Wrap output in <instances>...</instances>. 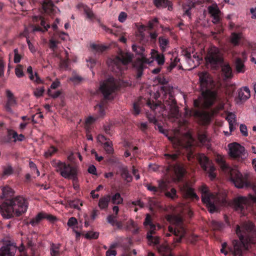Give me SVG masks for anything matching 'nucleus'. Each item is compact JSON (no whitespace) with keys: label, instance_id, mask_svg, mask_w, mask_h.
Returning <instances> with one entry per match:
<instances>
[{"label":"nucleus","instance_id":"obj_26","mask_svg":"<svg viewBox=\"0 0 256 256\" xmlns=\"http://www.w3.org/2000/svg\"><path fill=\"white\" fill-rule=\"evenodd\" d=\"M111 196L110 195H106L101 197L98 201V206L100 210H106L108 206Z\"/></svg>","mask_w":256,"mask_h":256},{"label":"nucleus","instance_id":"obj_61","mask_svg":"<svg viewBox=\"0 0 256 256\" xmlns=\"http://www.w3.org/2000/svg\"><path fill=\"white\" fill-rule=\"evenodd\" d=\"M48 96H50L54 98H56L60 95L61 92L59 90L52 92L49 89L48 90Z\"/></svg>","mask_w":256,"mask_h":256},{"label":"nucleus","instance_id":"obj_28","mask_svg":"<svg viewBox=\"0 0 256 256\" xmlns=\"http://www.w3.org/2000/svg\"><path fill=\"white\" fill-rule=\"evenodd\" d=\"M222 74L226 78H230L232 76V69L228 64H222Z\"/></svg>","mask_w":256,"mask_h":256},{"label":"nucleus","instance_id":"obj_3","mask_svg":"<svg viewBox=\"0 0 256 256\" xmlns=\"http://www.w3.org/2000/svg\"><path fill=\"white\" fill-rule=\"evenodd\" d=\"M198 76L204 102L202 104L201 98L196 99L194 100V106L197 108L201 107L209 108L213 106L217 98L218 90L216 88L215 82L206 72H200Z\"/></svg>","mask_w":256,"mask_h":256},{"label":"nucleus","instance_id":"obj_15","mask_svg":"<svg viewBox=\"0 0 256 256\" xmlns=\"http://www.w3.org/2000/svg\"><path fill=\"white\" fill-rule=\"evenodd\" d=\"M229 155L237 160H242L246 158L245 148L240 144L236 142L230 143L228 144Z\"/></svg>","mask_w":256,"mask_h":256},{"label":"nucleus","instance_id":"obj_50","mask_svg":"<svg viewBox=\"0 0 256 256\" xmlns=\"http://www.w3.org/2000/svg\"><path fill=\"white\" fill-rule=\"evenodd\" d=\"M14 172V170L11 166H6L3 167V172L2 176H10Z\"/></svg>","mask_w":256,"mask_h":256},{"label":"nucleus","instance_id":"obj_59","mask_svg":"<svg viewBox=\"0 0 256 256\" xmlns=\"http://www.w3.org/2000/svg\"><path fill=\"white\" fill-rule=\"evenodd\" d=\"M208 11L211 16L218 14L220 13V10L216 7L212 6L208 7Z\"/></svg>","mask_w":256,"mask_h":256},{"label":"nucleus","instance_id":"obj_17","mask_svg":"<svg viewBox=\"0 0 256 256\" xmlns=\"http://www.w3.org/2000/svg\"><path fill=\"white\" fill-rule=\"evenodd\" d=\"M40 21V25L42 27L40 26H35L33 28V31H38L44 32L48 30V29L50 28V24H46V22L44 20V18L42 16H32V22H38V21Z\"/></svg>","mask_w":256,"mask_h":256},{"label":"nucleus","instance_id":"obj_19","mask_svg":"<svg viewBox=\"0 0 256 256\" xmlns=\"http://www.w3.org/2000/svg\"><path fill=\"white\" fill-rule=\"evenodd\" d=\"M163 106H168L169 109L174 111V112H178V108L176 106V100L172 94H169L166 96L164 100Z\"/></svg>","mask_w":256,"mask_h":256},{"label":"nucleus","instance_id":"obj_14","mask_svg":"<svg viewBox=\"0 0 256 256\" xmlns=\"http://www.w3.org/2000/svg\"><path fill=\"white\" fill-rule=\"evenodd\" d=\"M198 161L202 168L208 174L210 179L212 180H214L216 176L214 172L216 168L212 161L204 154L200 156Z\"/></svg>","mask_w":256,"mask_h":256},{"label":"nucleus","instance_id":"obj_24","mask_svg":"<svg viewBox=\"0 0 256 256\" xmlns=\"http://www.w3.org/2000/svg\"><path fill=\"white\" fill-rule=\"evenodd\" d=\"M153 3L158 8L168 7L169 10H171L172 8V3L169 0H153Z\"/></svg>","mask_w":256,"mask_h":256},{"label":"nucleus","instance_id":"obj_64","mask_svg":"<svg viewBox=\"0 0 256 256\" xmlns=\"http://www.w3.org/2000/svg\"><path fill=\"white\" fill-rule=\"evenodd\" d=\"M58 42L55 40L51 39L50 40L49 46L50 48L53 51H54L57 48V44Z\"/></svg>","mask_w":256,"mask_h":256},{"label":"nucleus","instance_id":"obj_21","mask_svg":"<svg viewBox=\"0 0 256 256\" xmlns=\"http://www.w3.org/2000/svg\"><path fill=\"white\" fill-rule=\"evenodd\" d=\"M183 191L186 196L191 200H199V198L194 191V189L190 187L188 185H186L183 188Z\"/></svg>","mask_w":256,"mask_h":256},{"label":"nucleus","instance_id":"obj_10","mask_svg":"<svg viewBox=\"0 0 256 256\" xmlns=\"http://www.w3.org/2000/svg\"><path fill=\"white\" fill-rule=\"evenodd\" d=\"M199 190L202 194V200L206 204L210 212H214L216 210L215 204L218 201L217 196L210 192L206 184L200 186Z\"/></svg>","mask_w":256,"mask_h":256},{"label":"nucleus","instance_id":"obj_20","mask_svg":"<svg viewBox=\"0 0 256 256\" xmlns=\"http://www.w3.org/2000/svg\"><path fill=\"white\" fill-rule=\"evenodd\" d=\"M6 94L8 100L5 105V109L7 112H12L11 108L16 104V100L14 98L13 94L10 90H6Z\"/></svg>","mask_w":256,"mask_h":256},{"label":"nucleus","instance_id":"obj_9","mask_svg":"<svg viewBox=\"0 0 256 256\" xmlns=\"http://www.w3.org/2000/svg\"><path fill=\"white\" fill-rule=\"evenodd\" d=\"M205 58L206 62L214 70H218L224 60L222 54L216 46L211 47L208 50Z\"/></svg>","mask_w":256,"mask_h":256},{"label":"nucleus","instance_id":"obj_31","mask_svg":"<svg viewBox=\"0 0 256 256\" xmlns=\"http://www.w3.org/2000/svg\"><path fill=\"white\" fill-rule=\"evenodd\" d=\"M158 43L160 50L162 52H164L166 50L167 47L168 46L170 41L166 36H162L158 38Z\"/></svg>","mask_w":256,"mask_h":256},{"label":"nucleus","instance_id":"obj_49","mask_svg":"<svg viewBox=\"0 0 256 256\" xmlns=\"http://www.w3.org/2000/svg\"><path fill=\"white\" fill-rule=\"evenodd\" d=\"M104 148L108 154H111L113 152L114 150L110 142H106L104 144Z\"/></svg>","mask_w":256,"mask_h":256},{"label":"nucleus","instance_id":"obj_37","mask_svg":"<svg viewBox=\"0 0 256 256\" xmlns=\"http://www.w3.org/2000/svg\"><path fill=\"white\" fill-rule=\"evenodd\" d=\"M126 229L128 230H132L134 233H138V228L137 224L132 220H130L126 223Z\"/></svg>","mask_w":256,"mask_h":256},{"label":"nucleus","instance_id":"obj_54","mask_svg":"<svg viewBox=\"0 0 256 256\" xmlns=\"http://www.w3.org/2000/svg\"><path fill=\"white\" fill-rule=\"evenodd\" d=\"M84 12L88 18L90 19H93L95 18L94 14L93 13L92 10L88 7H86L84 8Z\"/></svg>","mask_w":256,"mask_h":256},{"label":"nucleus","instance_id":"obj_35","mask_svg":"<svg viewBox=\"0 0 256 256\" xmlns=\"http://www.w3.org/2000/svg\"><path fill=\"white\" fill-rule=\"evenodd\" d=\"M198 138L202 145L208 148L210 140L206 132H199L198 134Z\"/></svg>","mask_w":256,"mask_h":256},{"label":"nucleus","instance_id":"obj_52","mask_svg":"<svg viewBox=\"0 0 256 256\" xmlns=\"http://www.w3.org/2000/svg\"><path fill=\"white\" fill-rule=\"evenodd\" d=\"M116 218L117 216L114 214H110L108 216L106 220L112 226H114L116 221Z\"/></svg>","mask_w":256,"mask_h":256},{"label":"nucleus","instance_id":"obj_41","mask_svg":"<svg viewBox=\"0 0 256 256\" xmlns=\"http://www.w3.org/2000/svg\"><path fill=\"white\" fill-rule=\"evenodd\" d=\"M224 226L222 222L212 220L210 222V226L214 230H220Z\"/></svg>","mask_w":256,"mask_h":256},{"label":"nucleus","instance_id":"obj_47","mask_svg":"<svg viewBox=\"0 0 256 256\" xmlns=\"http://www.w3.org/2000/svg\"><path fill=\"white\" fill-rule=\"evenodd\" d=\"M91 48L96 52H100L105 51L108 48L106 46L96 44H92L91 45Z\"/></svg>","mask_w":256,"mask_h":256},{"label":"nucleus","instance_id":"obj_56","mask_svg":"<svg viewBox=\"0 0 256 256\" xmlns=\"http://www.w3.org/2000/svg\"><path fill=\"white\" fill-rule=\"evenodd\" d=\"M44 92V87L38 88L34 92V96L37 97L42 96Z\"/></svg>","mask_w":256,"mask_h":256},{"label":"nucleus","instance_id":"obj_8","mask_svg":"<svg viewBox=\"0 0 256 256\" xmlns=\"http://www.w3.org/2000/svg\"><path fill=\"white\" fill-rule=\"evenodd\" d=\"M168 230L170 233H166V236H170L173 234L176 237L174 238V242H180L186 234V228L182 219L181 218H176L174 224L168 226Z\"/></svg>","mask_w":256,"mask_h":256},{"label":"nucleus","instance_id":"obj_40","mask_svg":"<svg viewBox=\"0 0 256 256\" xmlns=\"http://www.w3.org/2000/svg\"><path fill=\"white\" fill-rule=\"evenodd\" d=\"M132 50L136 52L138 55L141 56L142 58L144 57V52L145 50L143 46H140L133 45L132 46Z\"/></svg>","mask_w":256,"mask_h":256},{"label":"nucleus","instance_id":"obj_62","mask_svg":"<svg viewBox=\"0 0 256 256\" xmlns=\"http://www.w3.org/2000/svg\"><path fill=\"white\" fill-rule=\"evenodd\" d=\"M240 132L242 134V136H248V132L247 130V127L244 124H241L240 126Z\"/></svg>","mask_w":256,"mask_h":256},{"label":"nucleus","instance_id":"obj_48","mask_svg":"<svg viewBox=\"0 0 256 256\" xmlns=\"http://www.w3.org/2000/svg\"><path fill=\"white\" fill-rule=\"evenodd\" d=\"M156 60L157 62L158 65L161 66L164 64L165 62L164 56L162 54H159L156 52Z\"/></svg>","mask_w":256,"mask_h":256},{"label":"nucleus","instance_id":"obj_34","mask_svg":"<svg viewBox=\"0 0 256 256\" xmlns=\"http://www.w3.org/2000/svg\"><path fill=\"white\" fill-rule=\"evenodd\" d=\"M235 67L236 71L238 73H244L246 70L244 62L240 58H236L235 60Z\"/></svg>","mask_w":256,"mask_h":256},{"label":"nucleus","instance_id":"obj_12","mask_svg":"<svg viewBox=\"0 0 256 256\" xmlns=\"http://www.w3.org/2000/svg\"><path fill=\"white\" fill-rule=\"evenodd\" d=\"M144 225L148 229L146 238L150 244H158L160 242V238L155 236L156 226L153 224L152 218L150 214H147L144 222Z\"/></svg>","mask_w":256,"mask_h":256},{"label":"nucleus","instance_id":"obj_51","mask_svg":"<svg viewBox=\"0 0 256 256\" xmlns=\"http://www.w3.org/2000/svg\"><path fill=\"white\" fill-rule=\"evenodd\" d=\"M6 136L8 138H10V142L12 138L14 139V138H16V136H18V133L13 130L8 129Z\"/></svg>","mask_w":256,"mask_h":256},{"label":"nucleus","instance_id":"obj_42","mask_svg":"<svg viewBox=\"0 0 256 256\" xmlns=\"http://www.w3.org/2000/svg\"><path fill=\"white\" fill-rule=\"evenodd\" d=\"M165 196L170 199L174 200L178 198L176 194V190L174 188H171L170 191H166L164 194Z\"/></svg>","mask_w":256,"mask_h":256},{"label":"nucleus","instance_id":"obj_27","mask_svg":"<svg viewBox=\"0 0 256 256\" xmlns=\"http://www.w3.org/2000/svg\"><path fill=\"white\" fill-rule=\"evenodd\" d=\"M250 96V90L248 87H243L238 91V98L240 100L245 101Z\"/></svg>","mask_w":256,"mask_h":256},{"label":"nucleus","instance_id":"obj_6","mask_svg":"<svg viewBox=\"0 0 256 256\" xmlns=\"http://www.w3.org/2000/svg\"><path fill=\"white\" fill-rule=\"evenodd\" d=\"M52 166L56 168V171L66 179H72L73 183L78 182V166L76 164L66 163L60 160H53Z\"/></svg>","mask_w":256,"mask_h":256},{"label":"nucleus","instance_id":"obj_16","mask_svg":"<svg viewBox=\"0 0 256 256\" xmlns=\"http://www.w3.org/2000/svg\"><path fill=\"white\" fill-rule=\"evenodd\" d=\"M16 246L10 241L0 242V256H14Z\"/></svg>","mask_w":256,"mask_h":256},{"label":"nucleus","instance_id":"obj_7","mask_svg":"<svg viewBox=\"0 0 256 256\" xmlns=\"http://www.w3.org/2000/svg\"><path fill=\"white\" fill-rule=\"evenodd\" d=\"M180 155V152L179 151L164 154L168 164L166 169V171L174 175L178 181H180L182 180L186 173V170L183 165L177 162V160Z\"/></svg>","mask_w":256,"mask_h":256},{"label":"nucleus","instance_id":"obj_2","mask_svg":"<svg viewBox=\"0 0 256 256\" xmlns=\"http://www.w3.org/2000/svg\"><path fill=\"white\" fill-rule=\"evenodd\" d=\"M2 193L0 196L4 200L0 204V213L6 219L19 217L25 213L28 208V203L22 196H14V191L9 186L2 188Z\"/></svg>","mask_w":256,"mask_h":256},{"label":"nucleus","instance_id":"obj_45","mask_svg":"<svg viewBox=\"0 0 256 256\" xmlns=\"http://www.w3.org/2000/svg\"><path fill=\"white\" fill-rule=\"evenodd\" d=\"M194 6V4L192 3L191 4H190L188 6H183V10H184V16H187L189 17V18H190L191 16V10L192 8Z\"/></svg>","mask_w":256,"mask_h":256},{"label":"nucleus","instance_id":"obj_5","mask_svg":"<svg viewBox=\"0 0 256 256\" xmlns=\"http://www.w3.org/2000/svg\"><path fill=\"white\" fill-rule=\"evenodd\" d=\"M216 162L223 171L228 174L230 180L236 188H242L250 186L248 174L243 176L237 169L230 167L220 156H217Z\"/></svg>","mask_w":256,"mask_h":256},{"label":"nucleus","instance_id":"obj_39","mask_svg":"<svg viewBox=\"0 0 256 256\" xmlns=\"http://www.w3.org/2000/svg\"><path fill=\"white\" fill-rule=\"evenodd\" d=\"M142 98H140L137 101L135 102L133 104L132 107V114L135 115H138L140 112V108L141 106V100Z\"/></svg>","mask_w":256,"mask_h":256},{"label":"nucleus","instance_id":"obj_63","mask_svg":"<svg viewBox=\"0 0 256 256\" xmlns=\"http://www.w3.org/2000/svg\"><path fill=\"white\" fill-rule=\"evenodd\" d=\"M158 22V20L157 18H154V19H152V20H150L148 23V28L149 30H152L155 24H157Z\"/></svg>","mask_w":256,"mask_h":256},{"label":"nucleus","instance_id":"obj_53","mask_svg":"<svg viewBox=\"0 0 256 256\" xmlns=\"http://www.w3.org/2000/svg\"><path fill=\"white\" fill-rule=\"evenodd\" d=\"M15 73L18 78H21L24 76L22 67L21 65L19 64L16 66L15 68Z\"/></svg>","mask_w":256,"mask_h":256},{"label":"nucleus","instance_id":"obj_46","mask_svg":"<svg viewBox=\"0 0 256 256\" xmlns=\"http://www.w3.org/2000/svg\"><path fill=\"white\" fill-rule=\"evenodd\" d=\"M145 186L148 190L154 192V194L161 193L162 190V188H157L150 184H146Z\"/></svg>","mask_w":256,"mask_h":256},{"label":"nucleus","instance_id":"obj_55","mask_svg":"<svg viewBox=\"0 0 256 256\" xmlns=\"http://www.w3.org/2000/svg\"><path fill=\"white\" fill-rule=\"evenodd\" d=\"M14 62L18 64L20 62L21 58H22V56L20 54H19L18 50V48H15L14 50Z\"/></svg>","mask_w":256,"mask_h":256},{"label":"nucleus","instance_id":"obj_4","mask_svg":"<svg viewBox=\"0 0 256 256\" xmlns=\"http://www.w3.org/2000/svg\"><path fill=\"white\" fill-rule=\"evenodd\" d=\"M118 88L119 86L117 84L116 80L112 77L109 78L100 84V88L104 98L94 106L97 117H88L86 120V124H91L98 118L103 117L105 115V110L107 106L106 100H111L114 98V94Z\"/></svg>","mask_w":256,"mask_h":256},{"label":"nucleus","instance_id":"obj_38","mask_svg":"<svg viewBox=\"0 0 256 256\" xmlns=\"http://www.w3.org/2000/svg\"><path fill=\"white\" fill-rule=\"evenodd\" d=\"M70 208H73L76 210H80V206H82V202L79 199H76L74 200H68L67 202Z\"/></svg>","mask_w":256,"mask_h":256},{"label":"nucleus","instance_id":"obj_33","mask_svg":"<svg viewBox=\"0 0 256 256\" xmlns=\"http://www.w3.org/2000/svg\"><path fill=\"white\" fill-rule=\"evenodd\" d=\"M61 244L52 243L50 246V253L52 256H60L61 252L60 248Z\"/></svg>","mask_w":256,"mask_h":256},{"label":"nucleus","instance_id":"obj_23","mask_svg":"<svg viewBox=\"0 0 256 256\" xmlns=\"http://www.w3.org/2000/svg\"><path fill=\"white\" fill-rule=\"evenodd\" d=\"M119 168L122 178L127 182H131L132 180V176L129 172L128 167L122 166Z\"/></svg>","mask_w":256,"mask_h":256},{"label":"nucleus","instance_id":"obj_30","mask_svg":"<svg viewBox=\"0 0 256 256\" xmlns=\"http://www.w3.org/2000/svg\"><path fill=\"white\" fill-rule=\"evenodd\" d=\"M27 72L29 74V78L30 80L34 81V82H36V84H42L43 82V81L40 79V78L38 76V74L37 72H35L34 76L32 72V68L31 66H28L27 68Z\"/></svg>","mask_w":256,"mask_h":256},{"label":"nucleus","instance_id":"obj_11","mask_svg":"<svg viewBox=\"0 0 256 256\" xmlns=\"http://www.w3.org/2000/svg\"><path fill=\"white\" fill-rule=\"evenodd\" d=\"M132 56L128 53L120 52L112 60V70L116 73L122 74L126 65L131 62Z\"/></svg>","mask_w":256,"mask_h":256},{"label":"nucleus","instance_id":"obj_18","mask_svg":"<svg viewBox=\"0 0 256 256\" xmlns=\"http://www.w3.org/2000/svg\"><path fill=\"white\" fill-rule=\"evenodd\" d=\"M44 12L50 15L54 14L55 6L52 0H44L42 2H38Z\"/></svg>","mask_w":256,"mask_h":256},{"label":"nucleus","instance_id":"obj_32","mask_svg":"<svg viewBox=\"0 0 256 256\" xmlns=\"http://www.w3.org/2000/svg\"><path fill=\"white\" fill-rule=\"evenodd\" d=\"M65 58L59 56L58 54L56 56L60 59V66L61 68L67 70L68 68L70 60L68 58V54L67 51H64Z\"/></svg>","mask_w":256,"mask_h":256},{"label":"nucleus","instance_id":"obj_36","mask_svg":"<svg viewBox=\"0 0 256 256\" xmlns=\"http://www.w3.org/2000/svg\"><path fill=\"white\" fill-rule=\"evenodd\" d=\"M44 218V212H40L38 213L34 218L31 219L28 224L32 226H34L38 224Z\"/></svg>","mask_w":256,"mask_h":256},{"label":"nucleus","instance_id":"obj_25","mask_svg":"<svg viewBox=\"0 0 256 256\" xmlns=\"http://www.w3.org/2000/svg\"><path fill=\"white\" fill-rule=\"evenodd\" d=\"M186 112V114H189L190 116L194 114L196 116L201 118L206 122H208L210 120L209 114L206 112H200L198 110L194 112L189 110L188 112Z\"/></svg>","mask_w":256,"mask_h":256},{"label":"nucleus","instance_id":"obj_58","mask_svg":"<svg viewBox=\"0 0 256 256\" xmlns=\"http://www.w3.org/2000/svg\"><path fill=\"white\" fill-rule=\"evenodd\" d=\"M56 36L58 37L62 40H66V37L68 36V34L63 32L56 31L55 33Z\"/></svg>","mask_w":256,"mask_h":256},{"label":"nucleus","instance_id":"obj_22","mask_svg":"<svg viewBox=\"0 0 256 256\" xmlns=\"http://www.w3.org/2000/svg\"><path fill=\"white\" fill-rule=\"evenodd\" d=\"M183 191L186 196L191 200H199V198L194 191V189L190 187L188 185H186L183 188Z\"/></svg>","mask_w":256,"mask_h":256},{"label":"nucleus","instance_id":"obj_13","mask_svg":"<svg viewBox=\"0 0 256 256\" xmlns=\"http://www.w3.org/2000/svg\"><path fill=\"white\" fill-rule=\"evenodd\" d=\"M256 202V196L249 194L248 198L240 196L234 200V204L236 210L240 211L242 214H246V209L251 203Z\"/></svg>","mask_w":256,"mask_h":256},{"label":"nucleus","instance_id":"obj_57","mask_svg":"<svg viewBox=\"0 0 256 256\" xmlns=\"http://www.w3.org/2000/svg\"><path fill=\"white\" fill-rule=\"evenodd\" d=\"M116 244H112L110 246V249L108 250L106 252V256H116V252L115 250H112L116 248Z\"/></svg>","mask_w":256,"mask_h":256},{"label":"nucleus","instance_id":"obj_60","mask_svg":"<svg viewBox=\"0 0 256 256\" xmlns=\"http://www.w3.org/2000/svg\"><path fill=\"white\" fill-rule=\"evenodd\" d=\"M127 17V14L124 12H122L119 14V16H118V20L120 22H124L126 21Z\"/></svg>","mask_w":256,"mask_h":256},{"label":"nucleus","instance_id":"obj_44","mask_svg":"<svg viewBox=\"0 0 256 256\" xmlns=\"http://www.w3.org/2000/svg\"><path fill=\"white\" fill-rule=\"evenodd\" d=\"M58 152V148L54 146H50L47 151L45 152L44 156L46 158H48L52 156Z\"/></svg>","mask_w":256,"mask_h":256},{"label":"nucleus","instance_id":"obj_29","mask_svg":"<svg viewBox=\"0 0 256 256\" xmlns=\"http://www.w3.org/2000/svg\"><path fill=\"white\" fill-rule=\"evenodd\" d=\"M242 38V32H233L230 36V42L234 46H238L240 44V41Z\"/></svg>","mask_w":256,"mask_h":256},{"label":"nucleus","instance_id":"obj_1","mask_svg":"<svg viewBox=\"0 0 256 256\" xmlns=\"http://www.w3.org/2000/svg\"><path fill=\"white\" fill-rule=\"evenodd\" d=\"M236 232L239 240H234L232 244L228 246L224 242L220 249L221 252L226 255L228 252L232 256H244V254L250 248L252 244L256 242V230L252 222H244L236 226Z\"/></svg>","mask_w":256,"mask_h":256},{"label":"nucleus","instance_id":"obj_43","mask_svg":"<svg viewBox=\"0 0 256 256\" xmlns=\"http://www.w3.org/2000/svg\"><path fill=\"white\" fill-rule=\"evenodd\" d=\"M110 199H112V202L114 204H119L123 202V198L118 192L114 194Z\"/></svg>","mask_w":256,"mask_h":256}]
</instances>
